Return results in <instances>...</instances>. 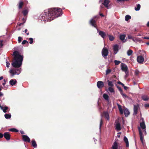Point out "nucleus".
Segmentation results:
<instances>
[{"mask_svg": "<svg viewBox=\"0 0 149 149\" xmlns=\"http://www.w3.org/2000/svg\"><path fill=\"white\" fill-rule=\"evenodd\" d=\"M25 32L26 33L27 35H29V32H28V30L27 29H26L25 30Z\"/></svg>", "mask_w": 149, "mask_h": 149, "instance_id": "nucleus-52", "label": "nucleus"}, {"mask_svg": "<svg viewBox=\"0 0 149 149\" xmlns=\"http://www.w3.org/2000/svg\"><path fill=\"white\" fill-rule=\"evenodd\" d=\"M17 83L16 80L15 79H12L10 80L9 83L10 85L13 86Z\"/></svg>", "mask_w": 149, "mask_h": 149, "instance_id": "nucleus-18", "label": "nucleus"}, {"mask_svg": "<svg viewBox=\"0 0 149 149\" xmlns=\"http://www.w3.org/2000/svg\"><path fill=\"white\" fill-rule=\"evenodd\" d=\"M114 54H116L118 51V46L117 45H114L113 47Z\"/></svg>", "mask_w": 149, "mask_h": 149, "instance_id": "nucleus-17", "label": "nucleus"}, {"mask_svg": "<svg viewBox=\"0 0 149 149\" xmlns=\"http://www.w3.org/2000/svg\"><path fill=\"white\" fill-rule=\"evenodd\" d=\"M14 70V72L15 73V74H16L17 72V71H19V70L18 69H15V70Z\"/></svg>", "mask_w": 149, "mask_h": 149, "instance_id": "nucleus-49", "label": "nucleus"}, {"mask_svg": "<svg viewBox=\"0 0 149 149\" xmlns=\"http://www.w3.org/2000/svg\"><path fill=\"white\" fill-rule=\"evenodd\" d=\"M3 94L1 92H0V97H1V96H3Z\"/></svg>", "mask_w": 149, "mask_h": 149, "instance_id": "nucleus-57", "label": "nucleus"}, {"mask_svg": "<svg viewBox=\"0 0 149 149\" xmlns=\"http://www.w3.org/2000/svg\"><path fill=\"white\" fill-rule=\"evenodd\" d=\"M9 131H10L12 132H18V130L15 128H12L10 129L9 130Z\"/></svg>", "mask_w": 149, "mask_h": 149, "instance_id": "nucleus-31", "label": "nucleus"}, {"mask_svg": "<svg viewBox=\"0 0 149 149\" xmlns=\"http://www.w3.org/2000/svg\"><path fill=\"white\" fill-rule=\"evenodd\" d=\"M111 71V69H107L106 70V75L108 74H109Z\"/></svg>", "mask_w": 149, "mask_h": 149, "instance_id": "nucleus-38", "label": "nucleus"}, {"mask_svg": "<svg viewBox=\"0 0 149 149\" xmlns=\"http://www.w3.org/2000/svg\"><path fill=\"white\" fill-rule=\"evenodd\" d=\"M138 130H139V133L140 140H141V142L142 143H143V134L142 133V131L141 130L140 128L139 127H138Z\"/></svg>", "mask_w": 149, "mask_h": 149, "instance_id": "nucleus-7", "label": "nucleus"}, {"mask_svg": "<svg viewBox=\"0 0 149 149\" xmlns=\"http://www.w3.org/2000/svg\"><path fill=\"white\" fill-rule=\"evenodd\" d=\"M117 106L119 109L122 108L121 106L119 104H117Z\"/></svg>", "mask_w": 149, "mask_h": 149, "instance_id": "nucleus-53", "label": "nucleus"}, {"mask_svg": "<svg viewBox=\"0 0 149 149\" xmlns=\"http://www.w3.org/2000/svg\"><path fill=\"white\" fill-rule=\"evenodd\" d=\"M145 107L146 108H149V104H146L145 105Z\"/></svg>", "mask_w": 149, "mask_h": 149, "instance_id": "nucleus-51", "label": "nucleus"}, {"mask_svg": "<svg viewBox=\"0 0 149 149\" xmlns=\"http://www.w3.org/2000/svg\"><path fill=\"white\" fill-rule=\"evenodd\" d=\"M108 36L109 37V40L110 41H112L114 40V38L113 36L109 35Z\"/></svg>", "mask_w": 149, "mask_h": 149, "instance_id": "nucleus-36", "label": "nucleus"}, {"mask_svg": "<svg viewBox=\"0 0 149 149\" xmlns=\"http://www.w3.org/2000/svg\"><path fill=\"white\" fill-rule=\"evenodd\" d=\"M142 99L144 101H147L149 99L148 96L146 95H143L142 96Z\"/></svg>", "mask_w": 149, "mask_h": 149, "instance_id": "nucleus-24", "label": "nucleus"}, {"mask_svg": "<svg viewBox=\"0 0 149 149\" xmlns=\"http://www.w3.org/2000/svg\"><path fill=\"white\" fill-rule=\"evenodd\" d=\"M100 15L102 17H104V15L102 13H101L100 14Z\"/></svg>", "mask_w": 149, "mask_h": 149, "instance_id": "nucleus-63", "label": "nucleus"}, {"mask_svg": "<svg viewBox=\"0 0 149 149\" xmlns=\"http://www.w3.org/2000/svg\"><path fill=\"white\" fill-rule=\"evenodd\" d=\"M26 43H28V42L26 40H24L22 42V45H24Z\"/></svg>", "mask_w": 149, "mask_h": 149, "instance_id": "nucleus-46", "label": "nucleus"}, {"mask_svg": "<svg viewBox=\"0 0 149 149\" xmlns=\"http://www.w3.org/2000/svg\"><path fill=\"white\" fill-rule=\"evenodd\" d=\"M133 53V51L131 49H129L127 51V55L128 56H130Z\"/></svg>", "mask_w": 149, "mask_h": 149, "instance_id": "nucleus-33", "label": "nucleus"}, {"mask_svg": "<svg viewBox=\"0 0 149 149\" xmlns=\"http://www.w3.org/2000/svg\"><path fill=\"white\" fill-rule=\"evenodd\" d=\"M116 129L118 131L121 130V128L120 127V125L119 123H116Z\"/></svg>", "mask_w": 149, "mask_h": 149, "instance_id": "nucleus-22", "label": "nucleus"}, {"mask_svg": "<svg viewBox=\"0 0 149 149\" xmlns=\"http://www.w3.org/2000/svg\"><path fill=\"white\" fill-rule=\"evenodd\" d=\"M14 56V60L12 65L15 68H19L22 65L23 60V56L19 54L18 51H14L13 54Z\"/></svg>", "mask_w": 149, "mask_h": 149, "instance_id": "nucleus-2", "label": "nucleus"}, {"mask_svg": "<svg viewBox=\"0 0 149 149\" xmlns=\"http://www.w3.org/2000/svg\"><path fill=\"white\" fill-rule=\"evenodd\" d=\"M3 134L2 133H0V139L2 138L3 137Z\"/></svg>", "mask_w": 149, "mask_h": 149, "instance_id": "nucleus-54", "label": "nucleus"}, {"mask_svg": "<svg viewBox=\"0 0 149 149\" xmlns=\"http://www.w3.org/2000/svg\"><path fill=\"white\" fill-rule=\"evenodd\" d=\"M124 113L125 117H127L130 114V112L127 109H124Z\"/></svg>", "mask_w": 149, "mask_h": 149, "instance_id": "nucleus-20", "label": "nucleus"}, {"mask_svg": "<svg viewBox=\"0 0 149 149\" xmlns=\"http://www.w3.org/2000/svg\"><path fill=\"white\" fill-rule=\"evenodd\" d=\"M24 24V23H20L18 25L19 26H20L22 24Z\"/></svg>", "mask_w": 149, "mask_h": 149, "instance_id": "nucleus-61", "label": "nucleus"}, {"mask_svg": "<svg viewBox=\"0 0 149 149\" xmlns=\"http://www.w3.org/2000/svg\"><path fill=\"white\" fill-rule=\"evenodd\" d=\"M31 142L32 146L35 148H36L37 146V145L35 140L34 139L33 140L31 141Z\"/></svg>", "mask_w": 149, "mask_h": 149, "instance_id": "nucleus-23", "label": "nucleus"}, {"mask_svg": "<svg viewBox=\"0 0 149 149\" xmlns=\"http://www.w3.org/2000/svg\"><path fill=\"white\" fill-rule=\"evenodd\" d=\"M147 26L148 27H149V22H148L147 23Z\"/></svg>", "mask_w": 149, "mask_h": 149, "instance_id": "nucleus-64", "label": "nucleus"}, {"mask_svg": "<svg viewBox=\"0 0 149 149\" xmlns=\"http://www.w3.org/2000/svg\"><path fill=\"white\" fill-rule=\"evenodd\" d=\"M24 5V3L22 1H20L19 2L18 5V8L19 9H21L22 8L23 6Z\"/></svg>", "mask_w": 149, "mask_h": 149, "instance_id": "nucleus-25", "label": "nucleus"}, {"mask_svg": "<svg viewBox=\"0 0 149 149\" xmlns=\"http://www.w3.org/2000/svg\"><path fill=\"white\" fill-rule=\"evenodd\" d=\"M140 125L141 127L143 130H144V131L145 132V133H146V126L145 123V122L143 120H142V122L140 123Z\"/></svg>", "mask_w": 149, "mask_h": 149, "instance_id": "nucleus-8", "label": "nucleus"}, {"mask_svg": "<svg viewBox=\"0 0 149 149\" xmlns=\"http://www.w3.org/2000/svg\"><path fill=\"white\" fill-rule=\"evenodd\" d=\"M117 88L118 89V90L120 92V93H122L123 92V91L122 90L121 88L119 86H117Z\"/></svg>", "mask_w": 149, "mask_h": 149, "instance_id": "nucleus-40", "label": "nucleus"}, {"mask_svg": "<svg viewBox=\"0 0 149 149\" xmlns=\"http://www.w3.org/2000/svg\"><path fill=\"white\" fill-rule=\"evenodd\" d=\"M102 116L104 117L107 120L109 119V115L107 111H104L102 115Z\"/></svg>", "mask_w": 149, "mask_h": 149, "instance_id": "nucleus-11", "label": "nucleus"}, {"mask_svg": "<svg viewBox=\"0 0 149 149\" xmlns=\"http://www.w3.org/2000/svg\"><path fill=\"white\" fill-rule=\"evenodd\" d=\"M121 67L122 70L125 72V73H126L128 69L127 65L124 63H122L121 64Z\"/></svg>", "mask_w": 149, "mask_h": 149, "instance_id": "nucleus-4", "label": "nucleus"}, {"mask_svg": "<svg viewBox=\"0 0 149 149\" xmlns=\"http://www.w3.org/2000/svg\"><path fill=\"white\" fill-rule=\"evenodd\" d=\"M22 140L23 141L25 142H30V139L26 135H22Z\"/></svg>", "mask_w": 149, "mask_h": 149, "instance_id": "nucleus-5", "label": "nucleus"}, {"mask_svg": "<svg viewBox=\"0 0 149 149\" xmlns=\"http://www.w3.org/2000/svg\"><path fill=\"white\" fill-rule=\"evenodd\" d=\"M124 141L125 142L126 145V147H127L129 146V142L127 138L125 136H124Z\"/></svg>", "mask_w": 149, "mask_h": 149, "instance_id": "nucleus-21", "label": "nucleus"}, {"mask_svg": "<svg viewBox=\"0 0 149 149\" xmlns=\"http://www.w3.org/2000/svg\"><path fill=\"white\" fill-rule=\"evenodd\" d=\"M63 14L61 9L58 8H52L48 11V13H44L42 17L44 20L51 21L54 18L61 16Z\"/></svg>", "mask_w": 149, "mask_h": 149, "instance_id": "nucleus-1", "label": "nucleus"}, {"mask_svg": "<svg viewBox=\"0 0 149 149\" xmlns=\"http://www.w3.org/2000/svg\"><path fill=\"white\" fill-rule=\"evenodd\" d=\"M103 122L102 120V119H101L100 120V128H101V127L103 124Z\"/></svg>", "mask_w": 149, "mask_h": 149, "instance_id": "nucleus-42", "label": "nucleus"}, {"mask_svg": "<svg viewBox=\"0 0 149 149\" xmlns=\"http://www.w3.org/2000/svg\"><path fill=\"white\" fill-rule=\"evenodd\" d=\"M139 107V106L138 104H137V105H134V115H136L138 113V108Z\"/></svg>", "mask_w": 149, "mask_h": 149, "instance_id": "nucleus-14", "label": "nucleus"}, {"mask_svg": "<svg viewBox=\"0 0 149 149\" xmlns=\"http://www.w3.org/2000/svg\"><path fill=\"white\" fill-rule=\"evenodd\" d=\"M97 85L99 88H102L104 86V82L102 81H98L97 82Z\"/></svg>", "mask_w": 149, "mask_h": 149, "instance_id": "nucleus-6", "label": "nucleus"}, {"mask_svg": "<svg viewBox=\"0 0 149 149\" xmlns=\"http://www.w3.org/2000/svg\"><path fill=\"white\" fill-rule=\"evenodd\" d=\"M3 135L4 138L7 140H9L10 139V135L9 132H5L3 134Z\"/></svg>", "mask_w": 149, "mask_h": 149, "instance_id": "nucleus-12", "label": "nucleus"}, {"mask_svg": "<svg viewBox=\"0 0 149 149\" xmlns=\"http://www.w3.org/2000/svg\"><path fill=\"white\" fill-rule=\"evenodd\" d=\"M103 98L106 100L109 101V96L107 94H104L103 95Z\"/></svg>", "mask_w": 149, "mask_h": 149, "instance_id": "nucleus-29", "label": "nucleus"}, {"mask_svg": "<svg viewBox=\"0 0 149 149\" xmlns=\"http://www.w3.org/2000/svg\"><path fill=\"white\" fill-rule=\"evenodd\" d=\"M3 40H0V46L1 47L3 46Z\"/></svg>", "mask_w": 149, "mask_h": 149, "instance_id": "nucleus-50", "label": "nucleus"}, {"mask_svg": "<svg viewBox=\"0 0 149 149\" xmlns=\"http://www.w3.org/2000/svg\"><path fill=\"white\" fill-rule=\"evenodd\" d=\"M4 116L7 119H10L11 116V114H5L4 115Z\"/></svg>", "mask_w": 149, "mask_h": 149, "instance_id": "nucleus-28", "label": "nucleus"}, {"mask_svg": "<svg viewBox=\"0 0 149 149\" xmlns=\"http://www.w3.org/2000/svg\"><path fill=\"white\" fill-rule=\"evenodd\" d=\"M139 72L138 70H136L135 71V74L137 75L139 74Z\"/></svg>", "mask_w": 149, "mask_h": 149, "instance_id": "nucleus-55", "label": "nucleus"}, {"mask_svg": "<svg viewBox=\"0 0 149 149\" xmlns=\"http://www.w3.org/2000/svg\"><path fill=\"white\" fill-rule=\"evenodd\" d=\"M144 39H149V37H144Z\"/></svg>", "mask_w": 149, "mask_h": 149, "instance_id": "nucleus-59", "label": "nucleus"}, {"mask_svg": "<svg viewBox=\"0 0 149 149\" xmlns=\"http://www.w3.org/2000/svg\"><path fill=\"white\" fill-rule=\"evenodd\" d=\"M4 113H6L7 111H9L10 109L6 106H5L4 107H3V109H1Z\"/></svg>", "mask_w": 149, "mask_h": 149, "instance_id": "nucleus-19", "label": "nucleus"}, {"mask_svg": "<svg viewBox=\"0 0 149 149\" xmlns=\"http://www.w3.org/2000/svg\"><path fill=\"white\" fill-rule=\"evenodd\" d=\"M124 89L125 90H126L128 88H127V86H125L124 87Z\"/></svg>", "mask_w": 149, "mask_h": 149, "instance_id": "nucleus-58", "label": "nucleus"}, {"mask_svg": "<svg viewBox=\"0 0 149 149\" xmlns=\"http://www.w3.org/2000/svg\"><path fill=\"white\" fill-rule=\"evenodd\" d=\"M22 20L23 21V23H25L26 22V19L24 18H23L22 19Z\"/></svg>", "mask_w": 149, "mask_h": 149, "instance_id": "nucleus-56", "label": "nucleus"}, {"mask_svg": "<svg viewBox=\"0 0 149 149\" xmlns=\"http://www.w3.org/2000/svg\"><path fill=\"white\" fill-rule=\"evenodd\" d=\"M127 36H128V38L129 39H132V38H133V37L130 34H128Z\"/></svg>", "mask_w": 149, "mask_h": 149, "instance_id": "nucleus-41", "label": "nucleus"}, {"mask_svg": "<svg viewBox=\"0 0 149 149\" xmlns=\"http://www.w3.org/2000/svg\"><path fill=\"white\" fill-rule=\"evenodd\" d=\"M10 73L12 74V75H14L15 74V73L14 72V70H10Z\"/></svg>", "mask_w": 149, "mask_h": 149, "instance_id": "nucleus-45", "label": "nucleus"}, {"mask_svg": "<svg viewBox=\"0 0 149 149\" xmlns=\"http://www.w3.org/2000/svg\"><path fill=\"white\" fill-rule=\"evenodd\" d=\"M114 63L116 65H118L121 63V62L119 61L115 60Z\"/></svg>", "mask_w": 149, "mask_h": 149, "instance_id": "nucleus-37", "label": "nucleus"}, {"mask_svg": "<svg viewBox=\"0 0 149 149\" xmlns=\"http://www.w3.org/2000/svg\"><path fill=\"white\" fill-rule=\"evenodd\" d=\"M119 111H120V113L121 114H123V109L122 108L121 109H119Z\"/></svg>", "mask_w": 149, "mask_h": 149, "instance_id": "nucleus-47", "label": "nucleus"}, {"mask_svg": "<svg viewBox=\"0 0 149 149\" xmlns=\"http://www.w3.org/2000/svg\"><path fill=\"white\" fill-rule=\"evenodd\" d=\"M121 94V95H122V96L124 97H127V96L126 95L124 94V93H123V92H122V93H120Z\"/></svg>", "mask_w": 149, "mask_h": 149, "instance_id": "nucleus-44", "label": "nucleus"}, {"mask_svg": "<svg viewBox=\"0 0 149 149\" xmlns=\"http://www.w3.org/2000/svg\"><path fill=\"white\" fill-rule=\"evenodd\" d=\"M97 32L99 33V35L103 38H104L107 36L106 33L104 31L98 30L97 29Z\"/></svg>", "mask_w": 149, "mask_h": 149, "instance_id": "nucleus-9", "label": "nucleus"}, {"mask_svg": "<svg viewBox=\"0 0 149 149\" xmlns=\"http://www.w3.org/2000/svg\"><path fill=\"white\" fill-rule=\"evenodd\" d=\"M10 65V63L8 61L6 62V66L7 67H9Z\"/></svg>", "mask_w": 149, "mask_h": 149, "instance_id": "nucleus-48", "label": "nucleus"}, {"mask_svg": "<svg viewBox=\"0 0 149 149\" xmlns=\"http://www.w3.org/2000/svg\"><path fill=\"white\" fill-rule=\"evenodd\" d=\"M110 1L108 0H104L102 2V4L106 7L108 8V4L110 3Z\"/></svg>", "mask_w": 149, "mask_h": 149, "instance_id": "nucleus-13", "label": "nucleus"}, {"mask_svg": "<svg viewBox=\"0 0 149 149\" xmlns=\"http://www.w3.org/2000/svg\"><path fill=\"white\" fill-rule=\"evenodd\" d=\"M22 13L24 16H26L28 14V10L27 9H25L22 11Z\"/></svg>", "mask_w": 149, "mask_h": 149, "instance_id": "nucleus-26", "label": "nucleus"}, {"mask_svg": "<svg viewBox=\"0 0 149 149\" xmlns=\"http://www.w3.org/2000/svg\"><path fill=\"white\" fill-rule=\"evenodd\" d=\"M90 24L93 26L95 28H96V21L94 19H91L90 20Z\"/></svg>", "mask_w": 149, "mask_h": 149, "instance_id": "nucleus-15", "label": "nucleus"}, {"mask_svg": "<svg viewBox=\"0 0 149 149\" xmlns=\"http://www.w3.org/2000/svg\"><path fill=\"white\" fill-rule=\"evenodd\" d=\"M137 61L140 63H143L144 61V58L143 56H138L137 58Z\"/></svg>", "mask_w": 149, "mask_h": 149, "instance_id": "nucleus-10", "label": "nucleus"}, {"mask_svg": "<svg viewBox=\"0 0 149 149\" xmlns=\"http://www.w3.org/2000/svg\"><path fill=\"white\" fill-rule=\"evenodd\" d=\"M140 8H141L140 5V4H138L137 5V7L135 8V10L136 11L139 10H140Z\"/></svg>", "mask_w": 149, "mask_h": 149, "instance_id": "nucleus-35", "label": "nucleus"}, {"mask_svg": "<svg viewBox=\"0 0 149 149\" xmlns=\"http://www.w3.org/2000/svg\"><path fill=\"white\" fill-rule=\"evenodd\" d=\"M111 149H118V143L116 141L114 142L112 145Z\"/></svg>", "mask_w": 149, "mask_h": 149, "instance_id": "nucleus-16", "label": "nucleus"}, {"mask_svg": "<svg viewBox=\"0 0 149 149\" xmlns=\"http://www.w3.org/2000/svg\"><path fill=\"white\" fill-rule=\"evenodd\" d=\"M125 35L124 34L120 35V39L122 41H123L125 39Z\"/></svg>", "mask_w": 149, "mask_h": 149, "instance_id": "nucleus-30", "label": "nucleus"}, {"mask_svg": "<svg viewBox=\"0 0 149 149\" xmlns=\"http://www.w3.org/2000/svg\"><path fill=\"white\" fill-rule=\"evenodd\" d=\"M29 40L30 41V42H29V43L30 44H32L33 41V39L32 38H29Z\"/></svg>", "mask_w": 149, "mask_h": 149, "instance_id": "nucleus-43", "label": "nucleus"}, {"mask_svg": "<svg viewBox=\"0 0 149 149\" xmlns=\"http://www.w3.org/2000/svg\"><path fill=\"white\" fill-rule=\"evenodd\" d=\"M107 82L108 83V85L109 86V87H112L114 85L112 81L107 80Z\"/></svg>", "mask_w": 149, "mask_h": 149, "instance_id": "nucleus-27", "label": "nucleus"}, {"mask_svg": "<svg viewBox=\"0 0 149 149\" xmlns=\"http://www.w3.org/2000/svg\"><path fill=\"white\" fill-rule=\"evenodd\" d=\"M108 90L111 93L114 92V89L112 87H109L108 88Z\"/></svg>", "mask_w": 149, "mask_h": 149, "instance_id": "nucleus-34", "label": "nucleus"}, {"mask_svg": "<svg viewBox=\"0 0 149 149\" xmlns=\"http://www.w3.org/2000/svg\"><path fill=\"white\" fill-rule=\"evenodd\" d=\"M131 16L129 15H127L125 16V20L127 21H128L129 19H130L131 18Z\"/></svg>", "mask_w": 149, "mask_h": 149, "instance_id": "nucleus-32", "label": "nucleus"}, {"mask_svg": "<svg viewBox=\"0 0 149 149\" xmlns=\"http://www.w3.org/2000/svg\"><path fill=\"white\" fill-rule=\"evenodd\" d=\"M118 83L119 84L121 85L122 83L120 81H119L118 82Z\"/></svg>", "mask_w": 149, "mask_h": 149, "instance_id": "nucleus-62", "label": "nucleus"}, {"mask_svg": "<svg viewBox=\"0 0 149 149\" xmlns=\"http://www.w3.org/2000/svg\"><path fill=\"white\" fill-rule=\"evenodd\" d=\"M22 40V38L21 37H18V41L19 43H20Z\"/></svg>", "mask_w": 149, "mask_h": 149, "instance_id": "nucleus-39", "label": "nucleus"}, {"mask_svg": "<svg viewBox=\"0 0 149 149\" xmlns=\"http://www.w3.org/2000/svg\"><path fill=\"white\" fill-rule=\"evenodd\" d=\"M132 40L134 41H135V40H136V38H134V37H133V38H132Z\"/></svg>", "mask_w": 149, "mask_h": 149, "instance_id": "nucleus-60", "label": "nucleus"}, {"mask_svg": "<svg viewBox=\"0 0 149 149\" xmlns=\"http://www.w3.org/2000/svg\"><path fill=\"white\" fill-rule=\"evenodd\" d=\"M108 51L107 49L104 48L102 51V56L105 58H106L108 54Z\"/></svg>", "mask_w": 149, "mask_h": 149, "instance_id": "nucleus-3", "label": "nucleus"}]
</instances>
